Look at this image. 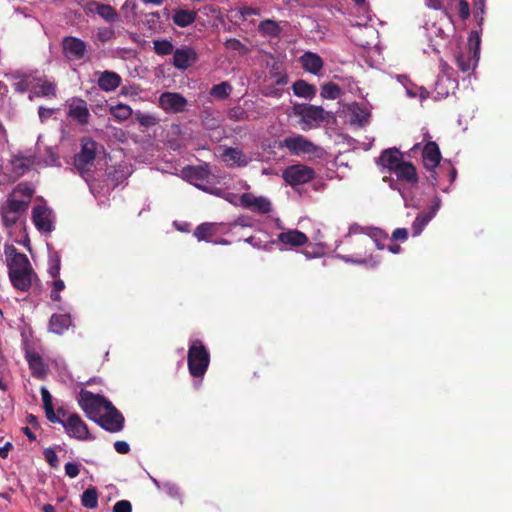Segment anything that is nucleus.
Returning a JSON list of instances; mask_svg holds the SVG:
<instances>
[{"label":"nucleus","mask_w":512,"mask_h":512,"mask_svg":"<svg viewBox=\"0 0 512 512\" xmlns=\"http://www.w3.org/2000/svg\"><path fill=\"white\" fill-rule=\"evenodd\" d=\"M113 512H132V505L128 500H120L114 504Z\"/></svg>","instance_id":"4d7b16f0"},{"label":"nucleus","mask_w":512,"mask_h":512,"mask_svg":"<svg viewBox=\"0 0 512 512\" xmlns=\"http://www.w3.org/2000/svg\"><path fill=\"white\" fill-rule=\"evenodd\" d=\"M59 423L70 437L78 440L90 439L88 427L78 414H71L66 421L61 419Z\"/></svg>","instance_id":"9d476101"},{"label":"nucleus","mask_w":512,"mask_h":512,"mask_svg":"<svg viewBox=\"0 0 512 512\" xmlns=\"http://www.w3.org/2000/svg\"><path fill=\"white\" fill-rule=\"evenodd\" d=\"M370 237L376 241V239H387L388 238V234L385 233L383 230L379 229V228H376L372 231V233L370 234Z\"/></svg>","instance_id":"e2e57ef3"},{"label":"nucleus","mask_w":512,"mask_h":512,"mask_svg":"<svg viewBox=\"0 0 512 512\" xmlns=\"http://www.w3.org/2000/svg\"><path fill=\"white\" fill-rule=\"evenodd\" d=\"M392 239L406 241L408 239V230L406 228H396L392 232Z\"/></svg>","instance_id":"052dcab7"},{"label":"nucleus","mask_w":512,"mask_h":512,"mask_svg":"<svg viewBox=\"0 0 512 512\" xmlns=\"http://www.w3.org/2000/svg\"><path fill=\"white\" fill-rule=\"evenodd\" d=\"M81 504L87 509H96L98 507V491L96 487L90 486L82 493Z\"/></svg>","instance_id":"c9c22d12"},{"label":"nucleus","mask_w":512,"mask_h":512,"mask_svg":"<svg viewBox=\"0 0 512 512\" xmlns=\"http://www.w3.org/2000/svg\"><path fill=\"white\" fill-rule=\"evenodd\" d=\"M7 142V132L3 124L0 122V149L4 148Z\"/></svg>","instance_id":"338daca9"},{"label":"nucleus","mask_w":512,"mask_h":512,"mask_svg":"<svg viewBox=\"0 0 512 512\" xmlns=\"http://www.w3.org/2000/svg\"><path fill=\"white\" fill-rule=\"evenodd\" d=\"M217 233V225L215 223H202L196 227L193 235L198 241H209L210 237Z\"/></svg>","instance_id":"72a5a7b5"},{"label":"nucleus","mask_w":512,"mask_h":512,"mask_svg":"<svg viewBox=\"0 0 512 512\" xmlns=\"http://www.w3.org/2000/svg\"><path fill=\"white\" fill-rule=\"evenodd\" d=\"M224 46L226 49L238 51L242 55L246 54L249 51L248 47L236 38L227 39L226 42L224 43Z\"/></svg>","instance_id":"49530a36"},{"label":"nucleus","mask_w":512,"mask_h":512,"mask_svg":"<svg viewBox=\"0 0 512 512\" xmlns=\"http://www.w3.org/2000/svg\"><path fill=\"white\" fill-rule=\"evenodd\" d=\"M240 204L247 209H251L261 214H267L271 211V202L262 196L256 197L252 193H243L240 196Z\"/></svg>","instance_id":"dca6fc26"},{"label":"nucleus","mask_w":512,"mask_h":512,"mask_svg":"<svg viewBox=\"0 0 512 512\" xmlns=\"http://www.w3.org/2000/svg\"><path fill=\"white\" fill-rule=\"evenodd\" d=\"M187 364L193 378H203L210 364V353L201 340L189 343Z\"/></svg>","instance_id":"f03ea898"},{"label":"nucleus","mask_w":512,"mask_h":512,"mask_svg":"<svg viewBox=\"0 0 512 512\" xmlns=\"http://www.w3.org/2000/svg\"><path fill=\"white\" fill-rule=\"evenodd\" d=\"M1 216H2L3 224L7 228L13 227L18 221V214H13V213L8 212L3 209H1Z\"/></svg>","instance_id":"864d4df0"},{"label":"nucleus","mask_w":512,"mask_h":512,"mask_svg":"<svg viewBox=\"0 0 512 512\" xmlns=\"http://www.w3.org/2000/svg\"><path fill=\"white\" fill-rule=\"evenodd\" d=\"M121 84V77L113 71H104L98 78V86L102 91H114Z\"/></svg>","instance_id":"393cba45"},{"label":"nucleus","mask_w":512,"mask_h":512,"mask_svg":"<svg viewBox=\"0 0 512 512\" xmlns=\"http://www.w3.org/2000/svg\"><path fill=\"white\" fill-rule=\"evenodd\" d=\"M104 410L105 413L99 414L94 421L111 433L120 432L124 427L122 413L111 402L109 406H105Z\"/></svg>","instance_id":"1a4fd4ad"},{"label":"nucleus","mask_w":512,"mask_h":512,"mask_svg":"<svg viewBox=\"0 0 512 512\" xmlns=\"http://www.w3.org/2000/svg\"><path fill=\"white\" fill-rule=\"evenodd\" d=\"M41 76V82L35 84L33 95L36 97L55 98L57 96V85Z\"/></svg>","instance_id":"cd10ccee"},{"label":"nucleus","mask_w":512,"mask_h":512,"mask_svg":"<svg viewBox=\"0 0 512 512\" xmlns=\"http://www.w3.org/2000/svg\"><path fill=\"white\" fill-rule=\"evenodd\" d=\"M459 16L462 20H466L470 16V7L466 0H459Z\"/></svg>","instance_id":"bf43d9fd"},{"label":"nucleus","mask_w":512,"mask_h":512,"mask_svg":"<svg viewBox=\"0 0 512 512\" xmlns=\"http://www.w3.org/2000/svg\"><path fill=\"white\" fill-rule=\"evenodd\" d=\"M422 160L424 167L429 172L427 180L435 187L438 183L436 168L439 166L441 161V152L436 142L429 141L425 144L422 150Z\"/></svg>","instance_id":"423d86ee"},{"label":"nucleus","mask_w":512,"mask_h":512,"mask_svg":"<svg viewBox=\"0 0 512 512\" xmlns=\"http://www.w3.org/2000/svg\"><path fill=\"white\" fill-rule=\"evenodd\" d=\"M135 119L143 127H150L157 123V119L155 116L151 114H145L140 111H137L135 113Z\"/></svg>","instance_id":"09e8293b"},{"label":"nucleus","mask_w":512,"mask_h":512,"mask_svg":"<svg viewBox=\"0 0 512 512\" xmlns=\"http://www.w3.org/2000/svg\"><path fill=\"white\" fill-rule=\"evenodd\" d=\"M153 45L157 55L165 56L174 53V46L169 40H154Z\"/></svg>","instance_id":"79ce46f5"},{"label":"nucleus","mask_w":512,"mask_h":512,"mask_svg":"<svg viewBox=\"0 0 512 512\" xmlns=\"http://www.w3.org/2000/svg\"><path fill=\"white\" fill-rule=\"evenodd\" d=\"M397 179L401 182H406L410 185H416L418 183V174L416 167L407 161H403L394 171Z\"/></svg>","instance_id":"412c9836"},{"label":"nucleus","mask_w":512,"mask_h":512,"mask_svg":"<svg viewBox=\"0 0 512 512\" xmlns=\"http://www.w3.org/2000/svg\"><path fill=\"white\" fill-rule=\"evenodd\" d=\"M25 359L28 363L31 375L39 380L46 378L48 373V365L44 362L41 355L35 351H26Z\"/></svg>","instance_id":"a211bd4d"},{"label":"nucleus","mask_w":512,"mask_h":512,"mask_svg":"<svg viewBox=\"0 0 512 512\" xmlns=\"http://www.w3.org/2000/svg\"><path fill=\"white\" fill-rule=\"evenodd\" d=\"M72 324L70 315L67 314H53L49 320V331L61 335Z\"/></svg>","instance_id":"a878e982"},{"label":"nucleus","mask_w":512,"mask_h":512,"mask_svg":"<svg viewBox=\"0 0 512 512\" xmlns=\"http://www.w3.org/2000/svg\"><path fill=\"white\" fill-rule=\"evenodd\" d=\"M65 289V283L63 280L56 278L52 283V290L50 293V297L52 301L59 302L61 300L60 292Z\"/></svg>","instance_id":"8fccbe9b"},{"label":"nucleus","mask_w":512,"mask_h":512,"mask_svg":"<svg viewBox=\"0 0 512 512\" xmlns=\"http://www.w3.org/2000/svg\"><path fill=\"white\" fill-rule=\"evenodd\" d=\"M8 275L13 287L17 290L27 292L36 274L27 256H17L16 259L8 261Z\"/></svg>","instance_id":"f257e3e1"},{"label":"nucleus","mask_w":512,"mask_h":512,"mask_svg":"<svg viewBox=\"0 0 512 512\" xmlns=\"http://www.w3.org/2000/svg\"><path fill=\"white\" fill-rule=\"evenodd\" d=\"M173 65L179 70H186L198 60L197 52L192 47H182L173 53Z\"/></svg>","instance_id":"2eb2a0df"},{"label":"nucleus","mask_w":512,"mask_h":512,"mask_svg":"<svg viewBox=\"0 0 512 512\" xmlns=\"http://www.w3.org/2000/svg\"><path fill=\"white\" fill-rule=\"evenodd\" d=\"M159 106L169 113H181L186 110L187 100L180 93L164 92L159 97Z\"/></svg>","instance_id":"9b49d317"},{"label":"nucleus","mask_w":512,"mask_h":512,"mask_svg":"<svg viewBox=\"0 0 512 512\" xmlns=\"http://www.w3.org/2000/svg\"><path fill=\"white\" fill-rule=\"evenodd\" d=\"M232 91V87L228 82H221L211 88L210 94L219 99L227 98Z\"/></svg>","instance_id":"c03bdc74"},{"label":"nucleus","mask_w":512,"mask_h":512,"mask_svg":"<svg viewBox=\"0 0 512 512\" xmlns=\"http://www.w3.org/2000/svg\"><path fill=\"white\" fill-rule=\"evenodd\" d=\"M293 112L301 117L300 122L305 125L302 127L303 130L317 127L328 118V113L321 106L294 104Z\"/></svg>","instance_id":"20e7f679"},{"label":"nucleus","mask_w":512,"mask_h":512,"mask_svg":"<svg viewBox=\"0 0 512 512\" xmlns=\"http://www.w3.org/2000/svg\"><path fill=\"white\" fill-rule=\"evenodd\" d=\"M294 94L297 97L312 99L315 97L317 89L314 85L309 84L303 79L295 81L292 85Z\"/></svg>","instance_id":"7c9ffc66"},{"label":"nucleus","mask_w":512,"mask_h":512,"mask_svg":"<svg viewBox=\"0 0 512 512\" xmlns=\"http://www.w3.org/2000/svg\"><path fill=\"white\" fill-rule=\"evenodd\" d=\"M196 17L197 14L193 10L177 9L172 16V21L178 27L185 28L193 24Z\"/></svg>","instance_id":"c756f323"},{"label":"nucleus","mask_w":512,"mask_h":512,"mask_svg":"<svg viewBox=\"0 0 512 512\" xmlns=\"http://www.w3.org/2000/svg\"><path fill=\"white\" fill-rule=\"evenodd\" d=\"M308 240L307 235L299 230H288L278 235L279 242L292 247H301L305 245Z\"/></svg>","instance_id":"b1692460"},{"label":"nucleus","mask_w":512,"mask_h":512,"mask_svg":"<svg viewBox=\"0 0 512 512\" xmlns=\"http://www.w3.org/2000/svg\"><path fill=\"white\" fill-rule=\"evenodd\" d=\"M109 113L115 120L123 122L131 117L133 111L130 106L119 103L115 106H111Z\"/></svg>","instance_id":"e433bc0d"},{"label":"nucleus","mask_w":512,"mask_h":512,"mask_svg":"<svg viewBox=\"0 0 512 512\" xmlns=\"http://www.w3.org/2000/svg\"><path fill=\"white\" fill-rule=\"evenodd\" d=\"M68 117L77 121L80 125H86L89 122L90 112L86 101L81 98H73L68 103Z\"/></svg>","instance_id":"f3484780"},{"label":"nucleus","mask_w":512,"mask_h":512,"mask_svg":"<svg viewBox=\"0 0 512 512\" xmlns=\"http://www.w3.org/2000/svg\"><path fill=\"white\" fill-rule=\"evenodd\" d=\"M89 9L91 12L98 14L103 20L108 23H115L119 21V14L114 7L109 4H103L97 1L89 3Z\"/></svg>","instance_id":"4be33fe9"},{"label":"nucleus","mask_w":512,"mask_h":512,"mask_svg":"<svg viewBox=\"0 0 512 512\" xmlns=\"http://www.w3.org/2000/svg\"><path fill=\"white\" fill-rule=\"evenodd\" d=\"M370 118V113L366 108L360 107L356 105L352 109L351 113V122L354 124H358L363 127L368 124Z\"/></svg>","instance_id":"58836bf2"},{"label":"nucleus","mask_w":512,"mask_h":512,"mask_svg":"<svg viewBox=\"0 0 512 512\" xmlns=\"http://www.w3.org/2000/svg\"><path fill=\"white\" fill-rule=\"evenodd\" d=\"M432 220L431 214H426L425 212L420 213L416 216L413 224L412 231L413 236H418L421 234L425 226Z\"/></svg>","instance_id":"a19ab883"},{"label":"nucleus","mask_w":512,"mask_h":512,"mask_svg":"<svg viewBox=\"0 0 512 512\" xmlns=\"http://www.w3.org/2000/svg\"><path fill=\"white\" fill-rule=\"evenodd\" d=\"M11 78L15 80L13 83L14 90L21 94L34 89L35 84H39V82H41V76L32 72L22 73L20 71H15L11 74Z\"/></svg>","instance_id":"4468645a"},{"label":"nucleus","mask_w":512,"mask_h":512,"mask_svg":"<svg viewBox=\"0 0 512 512\" xmlns=\"http://www.w3.org/2000/svg\"><path fill=\"white\" fill-rule=\"evenodd\" d=\"M343 259L346 262L354 264H363L371 268H374L379 264V260L373 257L372 255H366V251L364 252L363 255L358 254L357 256H344Z\"/></svg>","instance_id":"4c0bfd02"},{"label":"nucleus","mask_w":512,"mask_h":512,"mask_svg":"<svg viewBox=\"0 0 512 512\" xmlns=\"http://www.w3.org/2000/svg\"><path fill=\"white\" fill-rule=\"evenodd\" d=\"M282 177L290 186H297L313 180L315 178V171L309 166L295 164L286 167L283 170Z\"/></svg>","instance_id":"6e6552de"},{"label":"nucleus","mask_w":512,"mask_h":512,"mask_svg":"<svg viewBox=\"0 0 512 512\" xmlns=\"http://www.w3.org/2000/svg\"><path fill=\"white\" fill-rule=\"evenodd\" d=\"M44 458L52 468H57L59 465L58 456L53 448H46L43 452Z\"/></svg>","instance_id":"603ef678"},{"label":"nucleus","mask_w":512,"mask_h":512,"mask_svg":"<svg viewBox=\"0 0 512 512\" xmlns=\"http://www.w3.org/2000/svg\"><path fill=\"white\" fill-rule=\"evenodd\" d=\"M97 151V142L90 137L81 139V150L74 156V166L83 174L88 172L94 164Z\"/></svg>","instance_id":"39448f33"},{"label":"nucleus","mask_w":512,"mask_h":512,"mask_svg":"<svg viewBox=\"0 0 512 512\" xmlns=\"http://www.w3.org/2000/svg\"><path fill=\"white\" fill-rule=\"evenodd\" d=\"M426 6L434 10H440L443 7L442 0H425Z\"/></svg>","instance_id":"0e129e2a"},{"label":"nucleus","mask_w":512,"mask_h":512,"mask_svg":"<svg viewBox=\"0 0 512 512\" xmlns=\"http://www.w3.org/2000/svg\"><path fill=\"white\" fill-rule=\"evenodd\" d=\"M4 253L6 256V261L8 262L11 259H16L17 256H26L23 253H19L14 245L6 244L4 247Z\"/></svg>","instance_id":"6e6d98bb"},{"label":"nucleus","mask_w":512,"mask_h":512,"mask_svg":"<svg viewBox=\"0 0 512 512\" xmlns=\"http://www.w3.org/2000/svg\"><path fill=\"white\" fill-rule=\"evenodd\" d=\"M283 146L294 155H313L317 158L323 157L325 151L322 147L316 145L303 135L286 137L283 140Z\"/></svg>","instance_id":"7ed1b4c3"},{"label":"nucleus","mask_w":512,"mask_h":512,"mask_svg":"<svg viewBox=\"0 0 512 512\" xmlns=\"http://www.w3.org/2000/svg\"><path fill=\"white\" fill-rule=\"evenodd\" d=\"M32 221L40 232L50 233L53 230L50 211L45 206L36 205L33 207Z\"/></svg>","instance_id":"6ab92c4d"},{"label":"nucleus","mask_w":512,"mask_h":512,"mask_svg":"<svg viewBox=\"0 0 512 512\" xmlns=\"http://www.w3.org/2000/svg\"><path fill=\"white\" fill-rule=\"evenodd\" d=\"M472 36L476 37V47L475 50L472 51L470 48L466 53L460 52L456 55V64L457 67L462 72H469L473 67H475L478 61V49L480 45V39L476 31H473L470 36V41L472 40Z\"/></svg>","instance_id":"ddd939ff"},{"label":"nucleus","mask_w":512,"mask_h":512,"mask_svg":"<svg viewBox=\"0 0 512 512\" xmlns=\"http://www.w3.org/2000/svg\"><path fill=\"white\" fill-rule=\"evenodd\" d=\"M440 208V199L436 198L434 204L430 207V210L425 212L426 214H431L432 218L436 215L437 211Z\"/></svg>","instance_id":"774afa93"},{"label":"nucleus","mask_w":512,"mask_h":512,"mask_svg":"<svg viewBox=\"0 0 512 512\" xmlns=\"http://www.w3.org/2000/svg\"><path fill=\"white\" fill-rule=\"evenodd\" d=\"M340 94V87L333 82L326 83L321 88V96L325 99L335 100L340 97Z\"/></svg>","instance_id":"37998d69"},{"label":"nucleus","mask_w":512,"mask_h":512,"mask_svg":"<svg viewBox=\"0 0 512 512\" xmlns=\"http://www.w3.org/2000/svg\"><path fill=\"white\" fill-rule=\"evenodd\" d=\"M61 257L57 251L50 252L49 254V268L48 273L51 278L56 279L60 275Z\"/></svg>","instance_id":"ea45409f"},{"label":"nucleus","mask_w":512,"mask_h":512,"mask_svg":"<svg viewBox=\"0 0 512 512\" xmlns=\"http://www.w3.org/2000/svg\"><path fill=\"white\" fill-rule=\"evenodd\" d=\"M221 158L230 165L243 167L248 164L245 154L238 148L227 147L222 153Z\"/></svg>","instance_id":"bb28decb"},{"label":"nucleus","mask_w":512,"mask_h":512,"mask_svg":"<svg viewBox=\"0 0 512 512\" xmlns=\"http://www.w3.org/2000/svg\"><path fill=\"white\" fill-rule=\"evenodd\" d=\"M183 172L186 177L191 181H207L210 175L208 165L205 166H188L184 168Z\"/></svg>","instance_id":"473e14b6"},{"label":"nucleus","mask_w":512,"mask_h":512,"mask_svg":"<svg viewBox=\"0 0 512 512\" xmlns=\"http://www.w3.org/2000/svg\"><path fill=\"white\" fill-rule=\"evenodd\" d=\"M239 13L243 17V19H247L249 16L252 15H260L261 9L256 7L244 6L240 8Z\"/></svg>","instance_id":"13d9d810"},{"label":"nucleus","mask_w":512,"mask_h":512,"mask_svg":"<svg viewBox=\"0 0 512 512\" xmlns=\"http://www.w3.org/2000/svg\"><path fill=\"white\" fill-rule=\"evenodd\" d=\"M29 207V203L23 199H19L15 193H10L6 204L1 209L11 212L13 214H21Z\"/></svg>","instance_id":"c85d7f7f"},{"label":"nucleus","mask_w":512,"mask_h":512,"mask_svg":"<svg viewBox=\"0 0 512 512\" xmlns=\"http://www.w3.org/2000/svg\"><path fill=\"white\" fill-rule=\"evenodd\" d=\"M258 31L265 36L279 37L281 33V27L276 21L266 19L259 23Z\"/></svg>","instance_id":"f704fd0d"},{"label":"nucleus","mask_w":512,"mask_h":512,"mask_svg":"<svg viewBox=\"0 0 512 512\" xmlns=\"http://www.w3.org/2000/svg\"><path fill=\"white\" fill-rule=\"evenodd\" d=\"M40 392L42 396L45 415L48 421H50L51 423L61 422V419L56 415L54 411L52 395L50 394L48 389L46 387H41Z\"/></svg>","instance_id":"2f4dec72"},{"label":"nucleus","mask_w":512,"mask_h":512,"mask_svg":"<svg viewBox=\"0 0 512 512\" xmlns=\"http://www.w3.org/2000/svg\"><path fill=\"white\" fill-rule=\"evenodd\" d=\"M114 448L119 454H127L130 451L129 444L120 440L114 443Z\"/></svg>","instance_id":"680f3d73"},{"label":"nucleus","mask_w":512,"mask_h":512,"mask_svg":"<svg viewBox=\"0 0 512 512\" xmlns=\"http://www.w3.org/2000/svg\"><path fill=\"white\" fill-rule=\"evenodd\" d=\"M79 405L91 420H96L100 409L110 405V401L100 394H94L88 390H81Z\"/></svg>","instance_id":"0eeeda50"},{"label":"nucleus","mask_w":512,"mask_h":512,"mask_svg":"<svg viewBox=\"0 0 512 512\" xmlns=\"http://www.w3.org/2000/svg\"><path fill=\"white\" fill-rule=\"evenodd\" d=\"M19 199H23L30 204L34 194V189L25 183L18 184L12 191Z\"/></svg>","instance_id":"a18cd8bd"},{"label":"nucleus","mask_w":512,"mask_h":512,"mask_svg":"<svg viewBox=\"0 0 512 512\" xmlns=\"http://www.w3.org/2000/svg\"><path fill=\"white\" fill-rule=\"evenodd\" d=\"M244 115H245V112L243 110H240L239 108L238 109H232L229 112V117L231 119H235V120H242V119H244Z\"/></svg>","instance_id":"69168bd1"},{"label":"nucleus","mask_w":512,"mask_h":512,"mask_svg":"<svg viewBox=\"0 0 512 512\" xmlns=\"http://www.w3.org/2000/svg\"><path fill=\"white\" fill-rule=\"evenodd\" d=\"M64 55L69 60H81L86 51V43L73 36H67L62 41Z\"/></svg>","instance_id":"f8f14e48"},{"label":"nucleus","mask_w":512,"mask_h":512,"mask_svg":"<svg viewBox=\"0 0 512 512\" xmlns=\"http://www.w3.org/2000/svg\"><path fill=\"white\" fill-rule=\"evenodd\" d=\"M11 164L13 166L14 172L18 175H23L29 169L27 159L24 157H14L11 161Z\"/></svg>","instance_id":"de8ad7c7"},{"label":"nucleus","mask_w":512,"mask_h":512,"mask_svg":"<svg viewBox=\"0 0 512 512\" xmlns=\"http://www.w3.org/2000/svg\"><path fill=\"white\" fill-rule=\"evenodd\" d=\"M403 155L401 151L396 148H388L381 152L379 157V163L389 172L393 173V171L404 161L402 159Z\"/></svg>","instance_id":"aec40b11"},{"label":"nucleus","mask_w":512,"mask_h":512,"mask_svg":"<svg viewBox=\"0 0 512 512\" xmlns=\"http://www.w3.org/2000/svg\"><path fill=\"white\" fill-rule=\"evenodd\" d=\"M303 69L311 74L317 75L323 68L322 58L313 52L307 51L300 57Z\"/></svg>","instance_id":"5701e85b"},{"label":"nucleus","mask_w":512,"mask_h":512,"mask_svg":"<svg viewBox=\"0 0 512 512\" xmlns=\"http://www.w3.org/2000/svg\"><path fill=\"white\" fill-rule=\"evenodd\" d=\"M80 463L68 462L65 464V474L69 478H76L80 473Z\"/></svg>","instance_id":"5fc2aeb1"},{"label":"nucleus","mask_w":512,"mask_h":512,"mask_svg":"<svg viewBox=\"0 0 512 512\" xmlns=\"http://www.w3.org/2000/svg\"><path fill=\"white\" fill-rule=\"evenodd\" d=\"M115 35V32L110 27H100L97 31V39L102 42H108L110 41Z\"/></svg>","instance_id":"3c124183"}]
</instances>
